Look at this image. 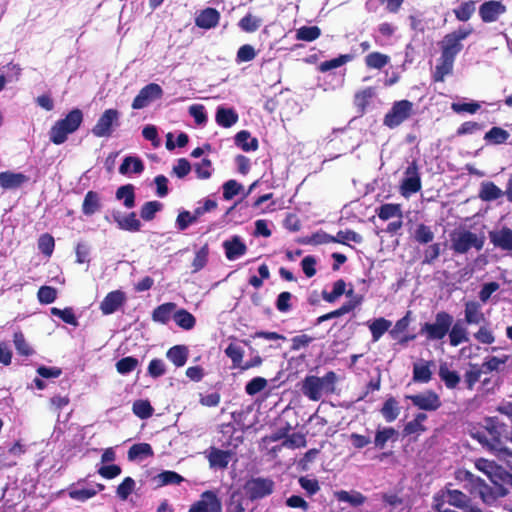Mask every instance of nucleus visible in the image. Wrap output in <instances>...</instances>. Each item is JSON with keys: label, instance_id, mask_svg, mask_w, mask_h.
I'll list each match as a JSON object with an SVG mask.
<instances>
[{"label": "nucleus", "instance_id": "obj_1", "mask_svg": "<svg viewBox=\"0 0 512 512\" xmlns=\"http://www.w3.org/2000/svg\"><path fill=\"white\" fill-rule=\"evenodd\" d=\"M83 112L79 108L71 109L64 118L59 119L49 131V139L55 145L63 144L70 134L76 132L83 122Z\"/></svg>", "mask_w": 512, "mask_h": 512}, {"label": "nucleus", "instance_id": "obj_2", "mask_svg": "<svg viewBox=\"0 0 512 512\" xmlns=\"http://www.w3.org/2000/svg\"><path fill=\"white\" fill-rule=\"evenodd\" d=\"M453 324V316L446 311H439L433 322L422 324L420 334L426 336L428 341H439L445 338Z\"/></svg>", "mask_w": 512, "mask_h": 512}, {"label": "nucleus", "instance_id": "obj_3", "mask_svg": "<svg viewBox=\"0 0 512 512\" xmlns=\"http://www.w3.org/2000/svg\"><path fill=\"white\" fill-rule=\"evenodd\" d=\"M485 239L470 230H462L451 237V249L455 254H465L471 248L480 251L484 246Z\"/></svg>", "mask_w": 512, "mask_h": 512}, {"label": "nucleus", "instance_id": "obj_4", "mask_svg": "<svg viewBox=\"0 0 512 512\" xmlns=\"http://www.w3.org/2000/svg\"><path fill=\"white\" fill-rule=\"evenodd\" d=\"M274 487V481L268 477H251L243 485L247 498L252 502L270 496Z\"/></svg>", "mask_w": 512, "mask_h": 512}, {"label": "nucleus", "instance_id": "obj_5", "mask_svg": "<svg viewBox=\"0 0 512 512\" xmlns=\"http://www.w3.org/2000/svg\"><path fill=\"white\" fill-rule=\"evenodd\" d=\"M413 110V103L403 99L395 101L391 109L385 114L383 124L390 129H394L407 120Z\"/></svg>", "mask_w": 512, "mask_h": 512}, {"label": "nucleus", "instance_id": "obj_6", "mask_svg": "<svg viewBox=\"0 0 512 512\" xmlns=\"http://www.w3.org/2000/svg\"><path fill=\"white\" fill-rule=\"evenodd\" d=\"M422 188L421 175L416 160L411 161L404 171V176L400 183V193L408 198L419 192Z\"/></svg>", "mask_w": 512, "mask_h": 512}, {"label": "nucleus", "instance_id": "obj_7", "mask_svg": "<svg viewBox=\"0 0 512 512\" xmlns=\"http://www.w3.org/2000/svg\"><path fill=\"white\" fill-rule=\"evenodd\" d=\"M120 126V112L117 109L110 108L106 109L97 123L92 128L91 132L96 137H110L114 131V128Z\"/></svg>", "mask_w": 512, "mask_h": 512}, {"label": "nucleus", "instance_id": "obj_8", "mask_svg": "<svg viewBox=\"0 0 512 512\" xmlns=\"http://www.w3.org/2000/svg\"><path fill=\"white\" fill-rule=\"evenodd\" d=\"M104 219L107 222H115L118 229L130 233H136L141 230L142 223L137 218L136 212L123 213L120 210L113 209L111 214H106Z\"/></svg>", "mask_w": 512, "mask_h": 512}, {"label": "nucleus", "instance_id": "obj_9", "mask_svg": "<svg viewBox=\"0 0 512 512\" xmlns=\"http://www.w3.org/2000/svg\"><path fill=\"white\" fill-rule=\"evenodd\" d=\"M188 512H222L221 499L214 490H206L190 505Z\"/></svg>", "mask_w": 512, "mask_h": 512}, {"label": "nucleus", "instance_id": "obj_10", "mask_svg": "<svg viewBox=\"0 0 512 512\" xmlns=\"http://www.w3.org/2000/svg\"><path fill=\"white\" fill-rule=\"evenodd\" d=\"M163 93V89L159 84L149 83L145 85L135 96L131 107L135 110L143 109L150 105L153 101L161 99Z\"/></svg>", "mask_w": 512, "mask_h": 512}, {"label": "nucleus", "instance_id": "obj_11", "mask_svg": "<svg viewBox=\"0 0 512 512\" xmlns=\"http://www.w3.org/2000/svg\"><path fill=\"white\" fill-rule=\"evenodd\" d=\"M406 398L419 410L433 412L438 410L442 403L439 395L433 390H427L424 393L407 395Z\"/></svg>", "mask_w": 512, "mask_h": 512}, {"label": "nucleus", "instance_id": "obj_12", "mask_svg": "<svg viewBox=\"0 0 512 512\" xmlns=\"http://www.w3.org/2000/svg\"><path fill=\"white\" fill-rule=\"evenodd\" d=\"M506 12L507 7L500 0H486L478 8L483 23L497 22Z\"/></svg>", "mask_w": 512, "mask_h": 512}, {"label": "nucleus", "instance_id": "obj_13", "mask_svg": "<svg viewBox=\"0 0 512 512\" xmlns=\"http://www.w3.org/2000/svg\"><path fill=\"white\" fill-rule=\"evenodd\" d=\"M488 238L494 248L507 252L512 255V229L502 226L488 232Z\"/></svg>", "mask_w": 512, "mask_h": 512}, {"label": "nucleus", "instance_id": "obj_14", "mask_svg": "<svg viewBox=\"0 0 512 512\" xmlns=\"http://www.w3.org/2000/svg\"><path fill=\"white\" fill-rule=\"evenodd\" d=\"M127 301L126 293L122 290L109 292L100 303L103 315H111L117 312Z\"/></svg>", "mask_w": 512, "mask_h": 512}, {"label": "nucleus", "instance_id": "obj_15", "mask_svg": "<svg viewBox=\"0 0 512 512\" xmlns=\"http://www.w3.org/2000/svg\"><path fill=\"white\" fill-rule=\"evenodd\" d=\"M225 257L229 261H235L246 254L247 245L239 235H233L222 242Z\"/></svg>", "mask_w": 512, "mask_h": 512}, {"label": "nucleus", "instance_id": "obj_16", "mask_svg": "<svg viewBox=\"0 0 512 512\" xmlns=\"http://www.w3.org/2000/svg\"><path fill=\"white\" fill-rule=\"evenodd\" d=\"M239 120V114L234 107L220 104L215 110V122L222 128H231Z\"/></svg>", "mask_w": 512, "mask_h": 512}, {"label": "nucleus", "instance_id": "obj_17", "mask_svg": "<svg viewBox=\"0 0 512 512\" xmlns=\"http://www.w3.org/2000/svg\"><path fill=\"white\" fill-rule=\"evenodd\" d=\"M221 18L220 12L212 7H206L199 11L195 17V25L204 30H210L218 26Z\"/></svg>", "mask_w": 512, "mask_h": 512}, {"label": "nucleus", "instance_id": "obj_18", "mask_svg": "<svg viewBox=\"0 0 512 512\" xmlns=\"http://www.w3.org/2000/svg\"><path fill=\"white\" fill-rule=\"evenodd\" d=\"M232 452L230 450H223L216 447H211L207 455L210 468L212 469H226L231 460Z\"/></svg>", "mask_w": 512, "mask_h": 512}, {"label": "nucleus", "instance_id": "obj_19", "mask_svg": "<svg viewBox=\"0 0 512 512\" xmlns=\"http://www.w3.org/2000/svg\"><path fill=\"white\" fill-rule=\"evenodd\" d=\"M467 325H478L486 322V317L481 311V305L477 301H467L464 305V319Z\"/></svg>", "mask_w": 512, "mask_h": 512}, {"label": "nucleus", "instance_id": "obj_20", "mask_svg": "<svg viewBox=\"0 0 512 512\" xmlns=\"http://www.w3.org/2000/svg\"><path fill=\"white\" fill-rule=\"evenodd\" d=\"M29 178L21 172L3 171L0 172V187L4 190H13L28 182Z\"/></svg>", "mask_w": 512, "mask_h": 512}, {"label": "nucleus", "instance_id": "obj_21", "mask_svg": "<svg viewBox=\"0 0 512 512\" xmlns=\"http://www.w3.org/2000/svg\"><path fill=\"white\" fill-rule=\"evenodd\" d=\"M301 392L311 401H319L322 397L320 392V377L306 375L301 382Z\"/></svg>", "mask_w": 512, "mask_h": 512}, {"label": "nucleus", "instance_id": "obj_22", "mask_svg": "<svg viewBox=\"0 0 512 512\" xmlns=\"http://www.w3.org/2000/svg\"><path fill=\"white\" fill-rule=\"evenodd\" d=\"M433 361L420 360L413 364L412 380L415 383H428L432 379Z\"/></svg>", "mask_w": 512, "mask_h": 512}, {"label": "nucleus", "instance_id": "obj_23", "mask_svg": "<svg viewBox=\"0 0 512 512\" xmlns=\"http://www.w3.org/2000/svg\"><path fill=\"white\" fill-rule=\"evenodd\" d=\"M465 322L462 319L453 320V324L451 325L449 335V343L453 347H457L462 343L469 342L468 331L465 327Z\"/></svg>", "mask_w": 512, "mask_h": 512}, {"label": "nucleus", "instance_id": "obj_24", "mask_svg": "<svg viewBox=\"0 0 512 512\" xmlns=\"http://www.w3.org/2000/svg\"><path fill=\"white\" fill-rule=\"evenodd\" d=\"M399 438V432L391 426H378L375 431L374 445L378 449H384L387 442H396Z\"/></svg>", "mask_w": 512, "mask_h": 512}, {"label": "nucleus", "instance_id": "obj_25", "mask_svg": "<svg viewBox=\"0 0 512 512\" xmlns=\"http://www.w3.org/2000/svg\"><path fill=\"white\" fill-rule=\"evenodd\" d=\"M323 237L324 242L340 243L343 245H348V242H354L356 244L363 242L362 235L350 229L339 230L335 236L324 233Z\"/></svg>", "mask_w": 512, "mask_h": 512}, {"label": "nucleus", "instance_id": "obj_26", "mask_svg": "<svg viewBox=\"0 0 512 512\" xmlns=\"http://www.w3.org/2000/svg\"><path fill=\"white\" fill-rule=\"evenodd\" d=\"M478 196L484 202H492L506 196V189L503 191L494 182L484 181L480 184Z\"/></svg>", "mask_w": 512, "mask_h": 512}, {"label": "nucleus", "instance_id": "obj_27", "mask_svg": "<svg viewBox=\"0 0 512 512\" xmlns=\"http://www.w3.org/2000/svg\"><path fill=\"white\" fill-rule=\"evenodd\" d=\"M440 48L442 58H449L455 61L456 56L463 49V44L449 34H446L440 43Z\"/></svg>", "mask_w": 512, "mask_h": 512}, {"label": "nucleus", "instance_id": "obj_28", "mask_svg": "<svg viewBox=\"0 0 512 512\" xmlns=\"http://www.w3.org/2000/svg\"><path fill=\"white\" fill-rule=\"evenodd\" d=\"M145 169L143 160L134 155H127L123 158L119 166V173L121 175H129L131 173L141 174Z\"/></svg>", "mask_w": 512, "mask_h": 512}, {"label": "nucleus", "instance_id": "obj_29", "mask_svg": "<svg viewBox=\"0 0 512 512\" xmlns=\"http://www.w3.org/2000/svg\"><path fill=\"white\" fill-rule=\"evenodd\" d=\"M235 145L244 152L256 151L259 147V142L256 137H252L248 130H241L234 136Z\"/></svg>", "mask_w": 512, "mask_h": 512}, {"label": "nucleus", "instance_id": "obj_30", "mask_svg": "<svg viewBox=\"0 0 512 512\" xmlns=\"http://www.w3.org/2000/svg\"><path fill=\"white\" fill-rule=\"evenodd\" d=\"M115 198L123 201V206L127 209H133L136 206L135 187L132 184L121 185L115 192Z\"/></svg>", "mask_w": 512, "mask_h": 512}, {"label": "nucleus", "instance_id": "obj_31", "mask_svg": "<svg viewBox=\"0 0 512 512\" xmlns=\"http://www.w3.org/2000/svg\"><path fill=\"white\" fill-rule=\"evenodd\" d=\"M101 198L98 192L89 190L82 203V213L85 216H92L101 209Z\"/></svg>", "mask_w": 512, "mask_h": 512}, {"label": "nucleus", "instance_id": "obj_32", "mask_svg": "<svg viewBox=\"0 0 512 512\" xmlns=\"http://www.w3.org/2000/svg\"><path fill=\"white\" fill-rule=\"evenodd\" d=\"M177 308L174 302H166L157 306L152 312V320L157 323L167 324Z\"/></svg>", "mask_w": 512, "mask_h": 512}, {"label": "nucleus", "instance_id": "obj_33", "mask_svg": "<svg viewBox=\"0 0 512 512\" xmlns=\"http://www.w3.org/2000/svg\"><path fill=\"white\" fill-rule=\"evenodd\" d=\"M189 350L185 345H174L166 352V357L177 368L183 367L188 360Z\"/></svg>", "mask_w": 512, "mask_h": 512}, {"label": "nucleus", "instance_id": "obj_34", "mask_svg": "<svg viewBox=\"0 0 512 512\" xmlns=\"http://www.w3.org/2000/svg\"><path fill=\"white\" fill-rule=\"evenodd\" d=\"M438 375L448 389L456 388L461 381L460 374L456 370H451L447 363L440 364Z\"/></svg>", "mask_w": 512, "mask_h": 512}, {"label": "nucleus", "instance_id": "obj_35", "mask_svg": "<svg viewBox=\"0 0 512 512\" xmlns=\"http://www.w3.org/2000/svg\"><path fill=\"white\" fill-rule=\"evenodd\" d=\"M334 495L339 502L348 503L352 507H359L366 501V497L362 493L355 490H339L336 491Z\"/></svg>", "mask_w": 512, "mask_h": 512}, {"label": "nucleus", "instance_id": "obj_36", "mask_svg": "<svg viewBox=\"0 0 512 512\" xmlns=\"http://www.w3.org/2000/svg\"><path fill=\"white\" fill-rule=\"evenodd\" d=\"M392 323L384 317L375 318L368 322V328L372 335L373 342H377L387 331H390Z\"/></svg>", "mask_w": 512, "mask_h": 512}, {"label": "nucleus", "instance_id": "obj_37", "mask_svg": "<svg viewBox=\"0 0 512 512\" xmlns=\"http://www.w3.org/2000/svg\"><path fill=\"white\" fill-rule=\"evenodd\" d=\"M173 320L176 325L184 330H191L196 325L195 316L184 308L175 310Z\"/></svg>", "mask_w": 512, "mask_h": 512}, {"label": "nucleus", "instance_id": "obj_38", "mask_svg": "<svg viewBox=\"0 0 512 512\" xmlns=\"http://www.w3.org/2000/svg\"><path fill=\"white\" fill-rule=\"evenodd\" d=\"M154 452L152 446L148 443L133 444L128 450V460L136 461L153 456Z\"/></svg>", "mask_w": 512, "mask_h": 512}, {"label": "nucleus", "instance_id": "obj_39", "mask_svg": "<svg viewBox=\"0 0 512 512\" xmlns=\"http://www.w3.org/2000/svg\"><path fill=\"white\" fill-rule=\"evenodd\" d=\"M446 500L449 505L464 510L470 504L471 499L469 496L464 494L460 490H450L448 489L445 494Z\"/></svg>", "mask_w": 512, "mask_h": 512}, {"label": "nucleus", "instance_id": "obj_40", "mask_svg": "<svg viewBox=\"0 0 512 512\" xmlns=\"http://www.w3.org/2000/svg\"><path fill=\"white\" fill-rule=\"evenodd\" d=\"M380 412L386 422L391 423L395 421L400 414L398 401L393 396L388 397L383 403Z\"/></svg>", "mask_w": 512, "mask_h": 512}, {"label": "nucleus", "instance_id": "obj_41", "mask_svg": "<svg viewBox=\"0 0 512 512\" xmlns=\"http://www.w3.org/2000/svg\"><path fill=\"white\" fill-rule=\"evenodd\" d=\"M509 137L510 134L507 130L499 126H493L485 133L484 140L487 144L501 145L506 143Z\"/></svg>", "mask_w": 512, "mask_h": 512}, {"label": "nucleus", "instance_id": "obj_42", "mask_svg": "<svg viewBox=\"0 0 512 512\" xmlns=\"http://www.w3.org/2000/svg\"><path fill=\"white\" fill-rule=\"evenodd\" d=\"M376 214L383 221H387L394 217L402 218L401 205L397 203L382 204L377 208Z\"/></svg>", "mask_w": 512, "mask_h": 512}, {"label": "nucleus", "instance_id": "obj_43", "mask_svg": "<svg viewBox=\"0 0 512 512\" xmlns=\"http://www.w3.org/2000/svg\"><path fill=\"white\" fill-rule=\"evenodd\" d=\"M353 58L354 56L352 54H339L337 57L321 62L318 66V69L319 71L325 73L345 65L346 63L352 61Z\"/></svg>", "mask_w": 512, "mask_h": 512}, {"label": "nucleus", "instance_id": "obj_44", "mask_svg": "<svg viewBox=\"0 0 512 512\" xmlns=\"http://www.w3.org/2000/svg\"><path fill=\"white\" fill-rule=\"evenodd\" d=\"M434 237V232L432 231L430 226L424 223L416 225V228L413 232V239L415 240V242H417L420 245H427L434 240Z\"/></svg>", "mask_w": 512, "mask_h": 512}, {"label": "nucleus", "instance_id": "obj_45", "mask_svg": "<svg viewBox=\"0 0 512 512\" xmlns=\"http://www.w3.org/2000/svg\"><path fill=\"white\" fill-rule=\"evenodd\" d=\"M157 481V486H167L172 484H181L185 479L179 473L172 470H163L157 476L154 477Z\"/></svg>", "mask_w": 512, "mask_h": 512}, {"label": "nucleus", "instance_id": "obj_46", "mask_svg": "<svg viewBox=\"0 0 512 512\" xmlns=\"http://www.w3.org/2000/svg\"><path fill=\"white\" fill-rule=\"evenodd\" d=\"M52 316L61 319L64 323L77 327L79 325L78 319L72 307H65L64 309L52 307L50 309Z\"/></svg>", "mask_w": 512, "mask_h": 512}, {"label": "nucleus", "instance_id": "obj_47", "mask_svg": "<svg viewBox=\"0 0 512 512\" xmlns=\"http://www.w3.org/2000/svg\"><path fill=\"white\" fill-rule=\"evenodd\" d=\"M132 411L141 420H146L153 415L154 408L148 399H138L133 402Z\"/></svg>", "mask_w": 512, "mask_h": 512}, {"label": "nucleus", "instance_id": "obj_48", "mask_svg": "<svg viewBox=\"0 0 512 512\" xmlns=\"http://www.w3.org/2000/svg\"><path fill=\"white\" fill-rule=\"evenodd\" d=\"M164 205L160 201L151 200L145 202L140 209V217L144 221H152L158 212L163 209Z\"/></svg>", "mask_w": 512, "mask_h": 512}, {"label": "nucleus", "instance_id": "obj_49", "mask_svg": "<svg viewBox=\"0 0 512 512\" xmlns=\"http://www.w3.org/2000/svg\"><path fill=\"white\" fill-rule=\"evenodd\" d=\"M321 29L315 25H304L296 30L295 38L299 41L312 42L319 38Z\"/></svg>", "mask_w": 512, "mask_h": 512}, {"label": "nucleus", "instance_id": "obj_50", "mask_svg": "<svg viewBox=\"0 0 512 512\" xmlns=\"http://www.w3.org/2000/svg\"><path fill=\"white\" fill-rule=\"evenodd\" d=\"M346 282L344 279H338L333 283L332 290L328 292L327 290H323L321 295L323 300L328 303H334L345 293Z\"/></svg>", "mask_w": 512, "mask_h": 512}, {"label": "nucleus", "instance_id": "obj_51", "mask_svg": "<svg viewBox=\"0 0 512 512\" xmlns=\"http://www.w3.org/2000/svg\"><path fill=\"white\" fill-rule=\"evenodd\" d=\"M13 344L17 353L21 356L29 357L35 353L34 349L26 341L24 334L20 330L14 332Z\"/></svg>", "mask_w": 512, "mask_h": 512}, {"label": "nucleus", "instance_id": "obj_52", "mask_svg": "<svg viewBox=\"0 0 512 512\" xmlns=\"http://www.w3.org/2000/svg\"><path fill=\"white\" fill-rule=\"evenodd\" d=\"M226 356L232 361V368L241 369L243 364L244 350L241 346L230 343L224 350Z\"/></svg>", "mask_w": 512, "mask_h": 512}, {"label": "nucleus", "instance_id": "obj_53", "mask_svg": "<svg viewBox=\"0 0 512 512\" xmlns=\"http://www.w3.org/2000/svg\"><path fill=\"white\" fill-rule=\"evenodd\" d=\"M390 62V57L380 52H371L365 57V64L371 69H382Z\"/></svg>", "mask_w": 512, "mask_h": 512}, {"label": "nucleus", "instance_id": "obj_54", "mask_svg": "<svg viewBox=\"0 0 512 512\" xmlns=\"http://www.w3.org/2000/svg\"><path fill=\"white\" fill-rule=\"evenodd\" d=\"M376 92L373 87L365 88L355 94V104L359 110L360 115H363L369 101L375 96Z\"/></svg>", "mask_w": 512, "mask_h": 512}, {"label": "nucleus", "instance_id": "obj_55", "mask_svg": "<svg viewBox=\"0 0 512 512\" xmlns=\"http://www.w3.org/2000/svg\"><path fill=\"white\" fill-rule=\"evenodd\" d=\"M262 25V19L248 13L240 19L238 22L239 28L247 33H253L257 31Z\"/></svg>", "mask_w": 512, "mask_h": 512}, {"label": "nucleus", "instance_id": "obj_56", "mask_svg": "<svg viewBox=\"0 0 512 512\" xmlns=\"http://www.w3.org/2000/svg\"><path fill=\"white\" fill-rule=\"evenodd\" d=\"M476 10L474 1H466L461 3L457 8L453 10L457 20L461 22L468 21Z\"/></svg>", "mask_w": 512, "mask_h": 512}, {"label": "nucleus", "instance_id": "obj_57", "mask_svg": "<svg viewBox=\"0 0 512 512\" xmlns=\"http://www.w3.org/2000/svg\"><path fill=\"white\" fill-rule=\"evenodd\" d=\"M244 187L235 179L227 180L222 185L223 199L225 201L232 200L235 196L243 191Z\"/></svg>", "mask_w": 512, "mask_h": 512}, {"label": "nucleus", "instance_id": "obj_58", "mask_svg": "<svg viewBox=\"0 0 512 512\" xmlns=\"http://www.w3.org/2000/svg\"><path fill=\"white\" fill-rule=\"evenodd\" d=\"M195 216H193V212H190L188 210L182 209L179 210L176 221H175V227L178 231H185L188 229L192 224L197 223Z\"/></svg>", "mask_w": 512, "mask_h": 512}, {"label": "nucleus", "instance_id": "obj_59", "mask_svg": "<svg viewBox=\"0 0 512 512\" xmlns=\"http://www.w3.org/2000/svg\"><path fill=\"white\" fill-rule=\"evenodd\" d=\"M509 357V355H503L502 357L487 356L482 363L483 372L490 373L499 371L501 365L506 364Z\"/></svg>", "mask_w": 512, "mask_h": 512}, {"label": "nucleus", "instance_id": "obj_60", "mask_svg": "<svg viewBox=\"0 0 512 512\" xmlns=\"http://www.w3.org/2000/svg\"><path fill=\"white\" fill-rule=\"evenodd\" d=\"M139 364V360L134 356L122 357L116 362V370L121 375L131 373Z\"/></svg>", "mask_w": 512, "mask_h": 512}, {"label": "nucleus", "instance_id": "obj_61", "mask_svg": "<svg viewBox=\"0 0 512 512\" xmlns=\"http://www.w3.org/2000/svg\"><path fill=\"white\" fill-rule=\"evenodd\" d=\"M209 256V246L208 244L203 245L200 249H198L195 253V257L192 262L193 272H199L202 270L207 262Z\"/></svg>", "mask_w": 512, "mask_h": 512}, {"label": "nucleus", "instance_id": "obj_62", "mask_svg": "<svg viewBox=\"0 0 512 512\" xmlns=\"http://www.w3.org/2000/svg\"><path fill=\"white\" fill-rule=\"evenodd\" d=\"M481 105L478 101L470 100V101H462V102H454L451 105V109L458 114L461 113H469L475 114Z\"/></svg>", "mask_w": 512, "mask_h": 512}, {"label": "nucleus", "instance_id": "obj_63", "mask_svg": "<svg viewBox=\"0 0 512 512\" xmlns=\"http://www.w3.org/2000/svg\"><path fill=\"white\" fill-rule=\"evenodd\" d=\"M189 115L194 119L198 126L206 125L208 121V115L205 106L202 104H192L188 108Z\"/></svg>", "mask_w": 512, "mask_h": 512}, {"label": "nucleus", "instance_id": "obj_64", "mask_svg": "<svg viewBox=\"0 0 512 512\" xmlns=\"http://www.w3.org/2000/svg\"><path fill=\"white\" fill-rule=\"evenodd\" d=\"M135 485H136L135 480L132 477H130V476L125 477L123 479V481L117 486V489H116L117 496L123 501L127 500L128 497L134 491Z\"/></svg>", "mask_w": 512, "mask_h": 512}]
</instances>
